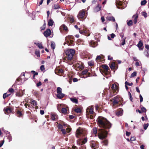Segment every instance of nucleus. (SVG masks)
Wrapping results in <instances>:
<instances>
[{
    "mask_svg": "<svg viewBox=\"0 0 149 149\" xmlns=\"http://www.w3.org/2000/svg\"><path fill=\"white\" fill-rule=\"evenodd\" d=\"M97 124L101 127L109 129L111 127L112 124L107 119L102 116H99L97 120Z\"/></svg>",
    "mask_w": 149,
    "mask_h": 149,
    "instance_id": "obj_1",
    "label": "nucleus"
},
{
    "mask_svg": "<svg viewBox=\"0 0 149 149\" xmlns=\"http://www.w3.org/2000/svg\"><path fill=\"white\" fill-rule=\"evenodd\" d=\"M75 51L73 49H67L65 51L63 55L65 54L67 56V58L69 61L71 60L73 58V56L75 54Z\"/></svg>",
    "mask_w": 149,
    "mask_h": 149,
    "instance_id": "obj_2",
    "label": "nucleus"
},
{
    "mask_svg": "<svg viewBox=\"0 0 149 149\" xmlns=\"http://www.w3.org/2000/svg\"><path fill=\"white\" fill-rule=\"evenodd\" d=\"M75 135L77 137L79 138L80 140H81L85 135L83 132V129L79 127L77 130Z\"/></svg>",
    "mask_w": 149,
    "mask_h": 149,
    "instance_id": "obj_3",
    "label": "nucleus"
},
{
    "mask_svg": "<svg viewBox=\"0 0 149 149\" xmlns=\"http://www.w3.org/2000/svg\"><path fill=\"white\" fill-rule=\"evenodd\" d=\"M107 131L104 130L100 129L98 132V136L99 139H102L107 136Z\"/></svg>",
    "mask_w": 149,
    "mask_h": 149,
    "instance_id": "obj_4",
    "label": "nucleus"
},
{
    "mask_svg": "<svg viewBox=\"0 0 149 149\" xmlns=\"http://www.w3.org/2000/svg\"><path fill=\"white\" fill-rule=\"evenodd\" d=\"M71 36H68L65 38V42L64 43L63 45H65L66 44L67 46H74V42L73 40L70 38Z\"/></svg>",
    "mask_w": 149,
    "mask_h": 149,
    "instance_id": "obj_5",
    "label": "nucleus"
},
{
    "mask_svg": "<svg viewBox=\"0 0 149 149\" xmlns=\"http://www.w3.org/2000/svg\"><path fill=\"white\" fill-rule=\"evenodd\" d=\"M77 17L79 19L81 20V19H83L86 17L85 13V10L84 9L82 10H80L78 14L77 15Z\"/></svg>",
    "mask_w": 149,
    "mask_h": 149,
    "instance_id": "obj_6",
    "label": "nucleus"
},
{
    "mask_svg": "<svg viewBox=\"0 0 149 149\" xmlns=\"http://www.w3.org/2000/svg\"><path fill=\"white\" fill-rule=\"evenodd\" d=\"M111 88L113 93H117L118 91V86L115 84H113L112 85Z\"/></svg>",
    "mask_w": 149,
    "mask_h": 149,
    "instance_id": "obj_7",
    "label": "nucleus"
},
{
    "mask_svg": "<svg viewBox=\"0 0 149 149\" xmlns=\"http://www.w3.org/2000/svg\"><path fill=\"white\" fill-rule=\"evenodd\" d=\"M37 104V102L35 100H32L31 102V104H29L28 107H29V109H30V108H32L35 106H36Z\"/></svg>",
    "mask_w": 149,
    "mask_h": 149,
    "instance_id": "obj_8",
    "label": "nucleus"
},
{
    "mask_svg": "<svg viewBox=\"0 0 149 149\" xmlns=\"http://www.w3.org/2000/svg\"><path fill=\"white\" fill-rule=\"evenodd\" d=\"M51 118L52 120L55 121L56 119L58 118L56 114L54 113H51L50 114Z\"/></svg>",
    "mask_w": 149,
    "mask_h": 149,
    "instance_id": "obj_9",
    "label": "nucleus"
},
{
    "mask_svg": "<svg viewBox=\"0 0 149 149\" xmlns=\"http://www.w3.org/2000/svg\"><path fill=\"white\" fill-rule=\"evenodd\" d=\"M51 31L49 29H47L46 31L44 32V35L46 37L49 36L51 34Z\"/></svg>",
    "mask_w": 149,
    "mask_h": 149,
    "instance_id": "obj_10",
    "label": "nucleus"
},
{
    "mask_svg": "<svg viewBox=\"0 0 149 149\" xmlns=\"http://www.w3.org/2000/svg\"><path fill=\"white\" fill-rule=\"evenodd\" d=\"M79 33L82 34H85L86 36H89L90 35V34L88 33H87V31L86 30H81L80 28L79 29Z\"/></svg>",
    "mask_w": 149,
    "mask_h": 149,
    "instance_id": "obj_11",
    "label": "nucleus"
},
{
    "mask_svg": "<svg viewBox=\"0 0 149 149\" xmlns=\"http://www.w3.org/2000/svg\"><path fill=\"white\" fill-rule=\"evenodd\" d=\"M86 112L91 114H93L94 113L93 108L91 107H89L86 109Z\"/></svg>",
    "mask_w": 149,
    "mask_h": 149,
    "instance_id": "obj_12",
    "label": "nucleus"
},
{
    "mask_svg": "<svg viewBox=\"0 0 149 149\" xmlns=\"http://www.w3.org/2000/svg\"><path fill=\"white\" fill-rule=\"evenodd\" d=\"M65 95V94L63 93H59L57 94L56 95V97L58 98L59 99H61L64 97Z\"/></svg>",
    "mask_w": 149,
    "mask_h": 149,
    "instance_id": "obj_13",
    "label": "nucleus"
},
{
    "mask_svg": "<svg viewBox=\"0 0 149 149\" xmlns=\"http://www.w3.org/2000/svg\"><path fill=\"white\" fill-rule=\"evenodd\" d=\"M123 110L122 109H120L117 111L116 115L118 116H121L123 114Z\"/></svg>",
    "mask_w": 149,
    "mask_h": 149,
    "instance_id": "obj_14",
    "label": "nucleus"
},
{
    "mask_svg": "<svg viewBox=\"0 0 149 149\" xmlns=\"http://www.w3.org/2000/svg\"><path fill=\"white\" fill-rule=\"evenodd\" d=\"M116 3L117 5L120 6H122L124 4V3L123 2V0L122 1V0H121V1H118L117 0L116 1Z\"/></svg>",
    "mask_w": 149,
    "mask_h": 149,
    "instance_id": "obj_15",
    "label": "nucleus"
},
{
    "mask_svg": "<svg viewBox=\"0 0 149 149\" xmlns=\"http://www.w3.org/2000/svg\"><path fill=\"white\" fill-rule=\"evenodd\" d=\"M138 17V16L137 15H134L133 16L132 18L133 19L134 22L135 24H136L137 23Z\"/></svg>",
    "mask_w": 149,
    "mask_h": 149,
    "instance_id": "obj_16",
    "label": "nucleus"
},
{
    "mask_svg": "<svg viewBox=\"0 0 149 149\" xmlns=\"http://www.w3.org/2000/svg\"><path fill=\"white\" fill-rule=\"evenodd\" d=\"M107 20L109 21H111L112 22H114L115 21V19L114 17L113 16L108 17L107 18Z\"/></svg>",
    "mask_w": 149,
    "mask_h": 149,
    "instance_id": "obj_17",
    "label": "nucleus"
},
{
    "mask_svg": "<svg viewBox=\"0 0 149 149\" xmlns=\"http://www.w3.org/2000/svg\"><path fill=\"white\" fill-rule=\"evenodd\" d=\"M101 7L99 5H97L95 8L94 11L95 12H97L101 10Z\"/></svg>",
    "mask_w": 149,
    "mask_h": 149,
    "instance_id": "obj_18",
    "label": "nucleus"
},
{
    "mask_svg": "<svg viewBox=\"0 0 149 149\" xmlns=\"http://www.w3.org/2000/svg\"><path fill=\"white\" fill-rule=\"evenodd\" d=\"M90 44L91 47H95L97 45V43L94 41H92L90 42Z\"/></svg>",
    "mask_w": 149,
    "mask_h": 149,
    "instance_id": "obj_19",
    "label": "nucleus"
},
{
    "mask_svg": "<svg viewBox=\"0 0 149 149\" xmlns=\"http://www.w3.org/2000/svg\"><path fill=\"white\" fill-rule=\"evenodd\" d=\"M127 24L129 26H132L133 25V22L132 20H130L128 21L127 20Z\"/></svg>",
    "mask_w": 149,
    "mask_h": 149,
    "instance_id": "obj_20",
    "label": "nucleus"
},
{
    "mask_svg": "<svg viewBox=\"0 0 149 149\" xmlns=\"http://www.w3.org/2000/svg\"><path fill=\"white\" fill-rule=\"evenodd\" d=\"M56 92L57 94L61 93L62 92V89L60 87H58L57 88Z\"/></svg>",
    "mask_w": 149,
    "mask_h": 149,
    "instance_id": "obj_21",
    "label": "nucleus"
},
{
    "mask_svg": "<svg viewBox=\"0 0 149 149\" xmlns=\"http://www.w3.org/2000/svg\"><path fill=\"white\" fill-rule=\"evenodd\" d=\"M54 23V21L52 19H50L48 22V25L49 26H52Z\"/></svg>",
    "mask_w": 149,
    "mask_h": 149,
    "instance_id": "obj_22",
    "label": "nucleus"
},
{
    "mask_svg": "<svg viewBox=\"0 0 149 149\" xmlns=\"http://www.w3.org/2000/svg\"><path fill=\"white\" fill-rule=\"evenodd\" d=\"M70 100L73 102H74L75 104H77L78 103V100L76 98H70Z\"/></svg>",
    "mask_w": 149,
    "mask_h": 149,
    "instance_id": "obj_23",
    "label": "nucleus"
},
{
    "mask_svg": "<svg viewBox=\"0 0 149 149\" xmlns=\"http://www.w3.org/2000/svg\"><path fill=\"white\" fill-rule=\"evenodd\" d=\"M5 111L7 113H9L12 112V110L11 108L8 107V108H6L5 109Z\"/></svg>",
    "mask_w": 149,
    "mask_h": 149,
    "instance_id": "obj_24",
    "label": "nucleus"
},
{
    "mask_svg": "<svg viewBox=\"0 0 149 149\" xmlns=\"http://www.w3.org/2000/svg\"><path fill=\"white\" fill-rule=\"evenodd\" d=\"M92 148H93L94 149H96V148H98V146L96 145L94 143H92V145H91Z\"/></svg>",
    "mask_w": 149,
    "mask_h": 149,
    "instance_id": "obj_25",
    "label": "nucleus"
},
{
    "mask_svg": "<svg viewBox=\"0 0 149 149\" xmlns=\"http://www.w3.org/2000/svg\"><path fill=\"white\" fill-rule=\"evenodd\" d=\"M62 112L64 114H66L67 113V109L66 108H63L61 109Z\"/></svg>",
    "mask_w": 149,
    "mask_h": 149,
    "instance_id": "obj_26",
    "label": "nucleus"
},
{
    "mask_svg": "<svg viewBox=\"0 0 149 149\" xmlns=\"http://www.w3.org/2000/svg\"><path fill=\"white\" fill-rule=\"evenodd\" d=\"M92 132L93 133V134H96L97 133V129L96 127H94L93 130H92Z\"/></svg>",
    "mask_w": 149,
    "mask_h": 149,
    "instance_id": "obj_27",
    "label": "nucleus"
},
{
    "mask_svg": "<svg viewBox=\"0 0 149 149\" xmlns=\"http://www.w3.org/2000/svg\"><path fill=\"white\" fill-rule=\"evenodd\" d=\"M102 67L105 69L106 71H108V69H109V67L108 66L106 65H102Z\"/></svg>",
    "mask_w": 149,
    "mask_h": 149,
    "instance_id": "obj_28",
    "label": "nucleus"
},
{
    "mask_svg": "<svg viewBox=\"0 0 149 149\" xmlns=\"http://www.w3.org/2000/svg\"><path fill=\"white\" fill-rule=\"evenodd\" d=\"M35 54L37 57H39L40 56V52L39 50H36L35 51Z\"/></svg>",
    "mask_w": 149,
    "mask_h": 149,
    "instance_id": "obj_29",
    "label": "nucleus"
},
{
    "mask_svg": "<svg viewBox=\"0 0 149 149\" xmlns=\"http://www.w3.org/2000/svg\"><path fill=\"white\" fill-rule=\"evenodd\" d=\"M143 45V43L142 41L140 40L138 42L137 44V47H142Z\"/></svg>",
    "mask_w": 149,
    "mask_h": 149,
    "instance_id": "obj_30",
    "label": "nucleus"
},
{
    "mask_svg": "<svg viewBox=\"0 0 149 149\" xmlns=\"http://www.w3.org/2000/svg\"><path fill=\"white\" fill-rule=\"evenodd\" d=\"M118 103V101L116 100H113V103L114 105L117 104Z\"/></svg>",
    "mask_w": 149,
    "mask_h": 149,
    "instance_id": "obj_31",
    "label": "nucleus"
},
{
    "mask_svg": "<svg viewBox=\"0 0 149 149\" xmlns=\"http://www.w3.org/2000/svg\"><path fill=\"white\" fill-rule=\"evenodd\" d=\"M17 116L18 117H20L22 116V114L21 112L19 111H18L17 112Z\"/></svg>",
    "mask_w": 149,
    "mask_h": 149,
    "instance_id": "obj_32",
    "label": "nucleus"
},
{
    "mask_svg": "<svg viewBox=\"0 0 149 149\" xmlns=\"http://www.w3.org/2000/svg\"><path fill=\"white\" fill-rule=\"evenodd\" d=\"M61 27H62L64 30H65V31H67L68 29L67 27L65 25V24H63L62 25Z\"/></svg>",
    "mask_w": 149,
    "mask_h": 149,
    "instance_id": "obj_33",
    "label": "nucleus"
},
{
    "mask_svg": "<svg viewBox=\"0 0 149 149\" xmlns=\"http://www.w3.org/2000/svg\"><path fill=\"white\" fill-rule=\"evenodd\" d=\"M10 95V94H7L6 93H5L3 95V99H5L6 97L9 96Z\"/></svg>",
    "mask_w": 149,
    "mask_h": 149,
    "instance_id": "obj_34",
    "label": "nucleus"
},
{
    "mask_svg": "<svg viewBox=\"0 0 149 149\" xmlns=\"http://www.w3.org/2000/svg\"><path fill=\"white\" fill-rule=\"evenodd\" d=\"M142 16H143L145 18H146L147 16V14L145 12H143L141 13Z\"/></svg>",
    "mask_w": 149,
    "mask_h": 149,
    "instance_id": "obj_35",
    "label": "nucleus"
},
{
    "mask_svg": "<svg viewBox=\"0 0 149 149\" xmlns=\"http://www.w3.org/2000/svg\"><path fill=\"white\" fill-rule=\"evenodd\" d=\"M103 144L105 146H107L108 145V141L107 140H104L102 141Z\"/></svg>",
    "mask_w": 149,
    "mask_h": 149,
    "instance_id": "obj_36",
    "label": "nucleus"
},
{
    "mask_svg": "<svg viewBox=\"0 0 149 149\" xmlns=\"http://www.w3.org/2000/svg\"><path fill=\"white\" fill-rule=\"evenodd\" d=\"M36 45L38 47H42V44L41 42L39 43L38 42L35 43Z\"/></svg>",
    "mask_w": 149,
    "mask_h": 149,
    "instance_id": "obj_37",
    "label": "nucleus"
},
{
    "mask_svg": "<svg viewBox=\"0 0 149 149\" xmlns=\"http://www.w3.org/2000/svg\"><path fill=\"white\" fill-rule=\"evenodd\" d=\"M88 63L89 66H92L94 65V62L93 61H89L88 62Z\"/></svg>",
    "mask_w": 149,
    "mask_h": 149,
    "instance_id": "obj_38",
    "label": "nucleus"
},
{
    "mask_svg": "<svg viewBox=\"0 0 149 149\" xmlns=\"http://www.w3.org/2000/svg\"><path fill=\"white\" fill-rule=\"evenodd\" d=\"M115 64L114 63H111L110 65V68L111 69H114L115 68Z\"/></svg>",
    "mask_w": 149,
    "mask_h": 149,
    "instance_id": "obj_39",
    "label": "nucleus"
},
{
    "mask_svg": "<svg viewBox=\"0 0 149 149\" xmlns=\"http://www.w3.org/2000/svg\"><path fill=\"white\" fill-rule=\"evenodd\" d=\"M148 123L145 124L143 125V128L145 130H146L148 126Z\"/></svg>",
    "mask_w": 149,
    "mask_h": 149,
    "instance_id": "obj_40",
    "label": "nucleus"
},
{
    "mask_svg": "<svg viewBox=\"0 0 149 149\" xmlns=\"http://www.w3.org/2000/svg\"><path fill=\"white\" fill-rule=\"evenodd\" d=\"M69 18L71 23H72L74 22V19L73 17L71 16L69 17Z\"/></svg>",
    "mask_w": 149,
    "mask_h": 149,
    "instance_id": "obj_41",
    "label": "nucleus"
},
{
    "mask_svg": "<svg viewBox=\"0 0 149 149\" xmlns=\"http://www.w3.org/2000/svg\"><path fill=\"white\" fill-rule=\"evenodd\" d=\"M136 72H134L132 73L131 75V77H133L136 76Z\"/></svg>",
    "mask_w": 149,
    "mask_h": 149,
    "instance_id": "obj_42",
    "label": "nucleus"
},
{
    "mask_svg": "<svg viewBox=\"0 0 149 149\" xmlns=\"http://www.w3.org/2000/svg\"><path fill=\"white\" fill-rule=\"evenodd\" d=\"M125 84L126 85H128L129 86H132L133 84L132 82H131V83H129L127 82V81H126L125 82Z\"/></svg>",
    "mask_w": 149,
    "mask_h": 149,
    "instance_id": "obj_43",
    "label": "nucleus"
},
{
    "mask_svg": "<svg viewBox=\"0 0 149 149\" xmlns=\"http://www.w3.org/2000/svg\"><path fill=\"white\" fill-rule=\"evenodd\" d=\"M58 127L59 129L62 130L63 128V126L61 124H59L58 125Z\"/></svg>",
    "mask_w": 149,
    "mask_h": 149,
    "instance_id": "obj_44",
    "label": "nucleus"
},
{
    "mask_svg": "<svg viewBox=\"0 0 149 149\" xmlns=\"http://www.w3.org/2000/svg\"><path fill=\"white\" fill-rule=\"evenodd\" d=\"M60 8L59 6L57 4H55L54 6V9H57Z\"/></svg>",
    "mask_w": 149,
    "mask_h": 149,
    "instance_id": "obj_45",
    "label": "nucleus"
},
{
    "mask_svg": "<svg viewBox=\"0 0 149 149\" xmlns=\"http://www.w3.org/2000/svg\"><path fill=\"white\" fill-rule=\"evenodd\" d=\"M125 38L123 39L122 42L120 44V45H123L125 44Z\"/></svg>",
    "mask_w": 149,
    "mask_h": 149,
    "instance_id": "obj_46",
    "label": "nucleus"
},
{
    "mask_svg": "<svg viewBox=\"0 0 149 149\" xmlns=\"http://www.w3.org/2000/svg\"><path fill=\"white\" fill-rule=\"evenodd\" d=\"M88 70L87 69H86L83 70L82 72V74L83 75L85 74L88 72Z\"/></svg>",
    "mask_w": 149,
    "mask_h": 149,
    "instance_id": "obj_47",
    "label": "nucleus"
},
{
    "mask_svg": "<svg viewBox=\"0 0 149 149\" xmlns=\"http://www.w3.org/2000/svg\"><path fill=\"white\" fill-rule=\"evenodd\" d=\"M74 111L77 113H79L81 112L80 109L79 108H77L75 109Z\"/></svg>",
    "mask_w": 149,
    "mask_h": 149,
    "instance_id": "obj_48",
    "label": "nucleus"
},
{
    "mask_svg": "<svg viewBox=\"0 0 149 149\" xmlns=\"http://www.w3.org/2000/svg\"><path fill=\"white\" fill-rule=\"evenodd\" d=\"M146 2H147L146 0H144L143 1H141V5H144L146 3Z\"/></svg>",
    "mask_w": 149,
    "mask_h": 149,
    "instance_id": "obj_49",
    "label": "nucleus"
},
{
    "mask_svg": "<svg viewBox=\"0 0 149 149\" xmlns=\"http://www.w3.org/2000/svg\"><path fill=\"white\" fill-rule=\"evenodd\" d=\"M87 141V139L86 138H85L84 139V140L82 141V142L84 144L86 143Z\"/></svg>",
    "mask_w": 149,
    "mask_h": 149,
    "instance_id": "obj_50",
    "label": "nucleus"
},
{
    "mask_svg": "<svg viewBox=\"0 0 149 149\" xmlns=\"http://www.w3.org/2000/svg\"><path fill=\"white\" fill-rule=\"evenodd\" d=\"M8 91L9 92H10L11 93H13L14 91V90L12 88H10L8 90Z\"/></svg>",
    "mask_w": 149,
    "mask_h": 149,
    "instance_id": "obj_51",
    "label": "nucleus"
},
{
    "mask_svg": "<svg viewBox=\"0 0 149 149\" xmlns=\"http://www.w3.org/2000/svg\"><path fill=\"white\" fill-rule=\"evenodd\" d=\"M55 42L53 41H52L51 42V47H55Z\"/></svg>",
    "mask_w": 149,
    "mask_h": 149,
    "instance_id": "obj_52",
    "label": "nucleus"
},
{
    "mask_svg": "<svg viewBox=\"0 0 149 149\" xmlns=\"http://www.w3.org/2000/svg\"><path fill=\"white\" fill-rule=\"evenodd\" d=\"M40 69L42 71H43L45 70V68L44 65H42L40 67Z\"/></svg>",
    "mask_w": 149,
    "mask_h": 149,
    "instance_id": "obj_53",
    "label": "nucleus"
},
{
    "mask_svg": "<svg viewBox=\"0 0 149 149\" xmlns=\"http://www.w3.org/2000/svg\"><path fill=\"white\" fill-rule=\"evenodd\" d=\"M146 109L144 107H142L141 108V111L143 112H145L146 111Z\"/></svg>",
    "mask_w": 149,
    "mask_h": 149,
    "instance_id": "obj_54",
    "label": "nucleus"
},
{
    "mask_svg": "<svg viewBox=\"0 0 149 149\" xmlns=\"http://www.w3.org/2000/svg\"><path fill=\"white\" fill-rule=\"evenodd\" d=\"M130 141H135L136 140V138L135 137L133 136L130 139Z\"/></svg>",
    "mask_w": 149,
    "mask_h": 149,
    "instance_id": "obj_55",
    "label": "nucleus"
},
{
    "mask_svg": "<svg viewBox=\"0 0 149 149\" xmlns=\"http://www.w3.org/2000/svg\"><path fill=\"white\" fill-rule=\"evenodd\" d=\"M128 94H129V97H130V100L131 101H132V95H131V93H130V92H128Z\"/></svg>",
    "mask_w": 149,
    "mask_h": 149,
    "instance_id": "obj_56",
    "label": "nucleus"
},
{
    "mask_svg": "<svg viewBox=\"0 0 149 149\" xmlns=\"http://www.w3.org/2000/svg\"><path fill=\"white\" fill-rule=\"evenodd\" d=\"M144 54L147 57H148L149 54L148 52L145 51V52H144Z\"/></svg>",
    "mask_w": 149,
    "mask_h": 149,
    "instance_id": "obj_57",
    "label": "nucleus"
},
{
    "mask_svg": "<svg viewBox=\"0 0 149 149\" xmlns=\"http://www.w3.org/2000/svg\"><path fill=\"white\" fill-rule=\"evenodd\" d=\"M42 83L40 81H39L38 83L36 84V86L38 87L41 86Z\"/></svg>",
    "mask_w": 149,
    "mask_h": 149,
    "instance_id": "obj_58",
    "label": "nucleus"
},
{
    "mask_svg": "<svg viewBox=\"0 0 149 149\" xmlns=\"http://www.w3.org/2000/svg\"><path fill=\"white\" fill-rule=\"evenodd\" d=\"M61 131L62 133L64 134H66V132L65 129H62V130H61Z\"/></svg>",
    "mask_w": 149,
    "mask_h": 149,
    "instance_id": "obj_59",
    "label": "nucleus"
},
{
    "mask_svg": "<svg viewBox=\"0 0 149 149\" xmlns=\"http://www.w3.org/2000/svg\"><path fill=\"white\" fill-rule=\"evenodd\" d=\"M139 97H140V101L141 102L143 101V98L142 96L141 95V94L139 95Z\"/></svg>",
    "mask_w": 149,
    "mask_h": 149,
    "instance_id": "obj_60",
    "label": "nucleus"
},
{
    "mask_svg": "<svg viewBox=\"0 0 149 149\" xmlns=\"http://www.w3.org/2000/svg\"><path fill=\"white\" fill-rule=\"evenodd\" d=\"M110 36L111 38H113L115 36V35L113 33H112V34L110 35Z\"/></svg>",
    "mask_w": 149,
    "mask_h": 149,
    "instance_id": "obj_61",
    "label": "nucleus"
},
{
    "mask_svg": "<svg viewBox=\"0 0 149 149\" xmlns=\"http://www.w3.org/2000/svg\"><path fill=\"white\" fill-rule=\"evenodd\" d=\"M45 28V24H44L43 26L41 27V29L42 30H44Z\"/></svg>",
    "mask_w": 149,
    "mask_h": 149,
    "instance_id": "obj_62",
    "label": "nucleus"
},
{
    "mask_svg": "<svg viewBox=\"0 0 149 149\" xmlns=\"http://www.w3.org/2000/svg\"><path fill=\"white\" fill-rule=\"evenodd\" d=\"M58 72L59 73H63V72L64 71L62 69H60L58 70Z\"/></svg>",
    "mask_w": 149,
    "mask_h": 149,
    "instance_id": "obj_63",
    "label": "nucleus"
},
{
    "mask_svg": "<svg viewBox=\"0 0 149 149\" xmlns=\"http://www.w3.org/2000/svg\"><path fill=\"white\" fill-rule=\"evenodd\" d=\"M108 59L109 60H111L113 59V57L110 55H109L108 56Z\"/></svg>",
    "mask_w": 149,
    "mask_h": 149,
    "instance_id": "obj_64",
    "label": "nucleus"
}]
</instances>
